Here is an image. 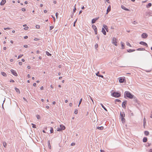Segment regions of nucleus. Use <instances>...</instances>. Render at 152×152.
<instances>
[{
  "instance_id": "nucleus-1",
  "label": "nucleus",
  "mask_w": 152,
  "mask_h": 152,
  "mask_svg": "<svg viewBox=\"0 0 152 152\" xmlns=\"http://www.w3.org/2000/svg\"><path fill=\"white\" fill-rule=\"evenodd\" d=\"M124 97L126 98L125 96H126L128 98L132 99L133 98L134 95L132 94L131 93L128 91H126L124 94Z\"/></svg>"
},
{
  "instance_id": "nucleus-2",
  "label": "nucleus",
  "mask_w": 152,
  "mask_h": 152,
  "mask_svg": "<svg viewBox=\"0 0 152 152\" xmlns=\"http://www.w3.org/2000/svg\"><path fill=\"white\" fill-rule=\"evenodd\" d=\"M112 96L115 97H120L121 95L118 92H114L112 94Z\"/></svg>"
},
{
  "instance_id": "nucleus-3",
  "label": "nucleus",
  "mask_w": 152,
  "mask_h": 152,
  "mask_svg": "<svg viewBox=\"0 0 152 152\" xmlns=\"http://www.w3.org/2000/svg\"><path fill=\"white\" fill-rule=\"evenodd\" d=\"M112 43L116 46H117V42L116 41V39L115 37H113L112 39Z\"/></svg>"
},
{
  "instance_id": "nucleus-4",
  "label": "nucleus",
  "mask_w": 152,
  "mask_h": 152,
  "mask_svg": "<svg viewBox=\"0 0 152 152\" xmlns=\"http://www.w3.org/2000/svg\"><path fill=\"white\" fill-rule=\"evenodd\" d=\"M148 36V34L146 33H143L141 35L142 37L144 39L146 38Z\"/></svg>"
},
{
  "instance_id": "nucleus-5",
  "label": "nucleus",
  "mask_w": 152,
  "mask_h": 152,
  "mask_svg": "<svg viewBox=\"0 0 152 152\" xmlns=\"http://www.w3.org/2000/svg\"><path fill=\"white\" fill-rule=\"evenodd\" d=\"M10 71L13 75H14L16 76H17L18 75H17V73H16V72L14 70L12 69H11L10 70Z\"/></svg>"
},
{
  "instance_id": "nucleus-6",
  "label": "nucleus",
  "mask_w": 152,
  "mask_h": 152,
  "mask_svg": "<svg viewBox=\"0 0 152 152\" xmlns=\"http://www.w3.org/2000/svg\"><path fill=\"white\" fill-rule=\"evenodd\" d=\"M119 81L120 83H123L125 80V79L124 78H121V77L118 78Z\"/></svg>"
},
{
  "instance_id": "nucleus-7",
  "label": "nucleus",
  "mask_w": 152,
  "mask_h": 152,
  "mask_svg": "<svg viewBox=\"0 0 152 152\" xmlns=\"http://www.w3.org/2000/svg\"><path fill=\"white\" fill-rule=\"evenodd\" d=\"M141 45H142L144 46H145L146 47H148V45L145 42H144L141 41L139 43Z\"/></svg>"
},
{
  "instance_id": "nucleus-8",
  "label": "nucleus",
  "mask_w": 152,
  "mask_h": 152,
  "mask_svg": "<svg viewBox=\"0 0 152 152\" xmlns=\"http://www.w3.org/2000/svg\"><path fill=\"white\" fill-rule=\"evenodd\" d=\"M126 102L127 101L126 100H125L122 102V106L123 108H125L126 107Z\"/></svg>"
},
{
  "instance_id": "nucleus-9",
  "label": "nucleus",
  "mask_w": 152,
  "mask_h": 152,
  "mask_svg": "<svg viewBox=\"0 0 152 152\" xmlns=\"http://www.w3.org/2000/svg\"><path fill=\"white\" fill-rule=\"evenodd\" d=\"M120 118H124L125 116V114L124 113L121 112L120 113Z\"/></svg>"
},
{
  "instance_id": "nucleus-10",
  "label": "nucleus",
  "mask_w": 152,
  "mask_h": 152,
  "mask_svg": "<svg viewBox=\"0 0 152 152\" xmlns=\"http://www.w3.org/2000/svg\"><path fill=\"white\" fill-rule=\"evenodd\" d=\"M121 8L122 9H123L125 10L128 11L129 10V9H128L127 8H126L124 5H122L121 6Z\"/></svg>"
},
{
  "instance_id": "nucleus-11",
  "label": "nucleus",
  "mask_w": 152,
  "mask_h": 152,
  "mask_svg": "<svg viewBox=\"0 0 152 152\" xmlns=\"http://www.w3.org/2000/svg\"><path fill=\"white\" fill-rule=\"evenodd\" d=\"M103 28H104V29L106 30V31L107 32L108 31V30H109L108 28L107 27V25L104 24L103 25Z\"/></svg>"
},
{
  "instance_id": "nucleus-12",
  "label": "nucleus",
  "mask_w": 152,
  "mask_h": 152,
  "mask_svg": "<svg viewBox=\"0 0 152 152\" xmlns=\"http://www.w3.org/2000/svg\"><path fill=\"white\" fill-rule=\"evenodd\" d=\"M111 10V6L110 5H109L107 9V13L106 14H107Z\"/></svg>"
},
{
  "instance_id": "nucleus-13",
  "label": "nucleus",
  "mask_w": 152,
  "mask_h": 152,
  "mask_svg": "<svg viewBox=\"0 0 152 152\" xmlns=\"http://www.w3.org/2000/svg\"><path fill=\"white\" fill-rule=\"evenodd\" d=\"M6 2V0H2L0 3L1 5H4Z\"/></svg>"
},
{
  "instance_id": "nucleus-14",
  "label": "nucleus",
  "mask_w": 152,
  "mask_h": 152,
  "mask_svg": "<svg viewBox=\"0 0 152 152\" xmlns=\"http://www.w3.org/2000/svg\"><path fill=\"white\" fill-rule=\"evenodd\" d=\"M102 32L104 35H106V33L104 28H102Z\"/></svg>"
},
{
  "instance_id": "nucleus-15",
  "label": "nucleus",
  "mask_w": 152,
  "mask_h": 152,
  "mask_svg": "<svg viewBox=\"0 0 152 152\" xmlns=\"http://www.w3.org/2000/svg\"><path fill=\"white\" fill-rule=\"evenodd\" d=\"M96 76L101 77L102 78L103 77V76L102 75H99V72H98L97 73H96Z\"/></svg>"
},
{
  "instance_id": "nucleus-16",
  "label": "nucleus",
  "mask_w": 152,
  "mask_h": 152,
  "mask_svg": "<svg viewBox=\"0 0 152 152\" xmlns=\"http://www.w3.org/2000/svg\"><path fill=\"white\" fill-rule=\"evenodd\" d=\"M97 129H99L100 130H102L103 129L104 127L102 126H100V127L98 126L97 127Z\"/></svg>"
},
{
  "instance_id": "nucleus-17",
  "label": "nucleus",
  "mask_w": 152,
  "mask_h": 152,
  "mask_svg": "<svg viewBox=\"0 0 152 152\" xmlns=\"http://www.w3.org/2000/svg\"><path fill=\"white\" fill-rule=\"evenodd\" d=\"M133 100L136 103L137 102V98L134 96H133Z\"/></svg>"
},
{
  "instance_id": "nucleus-18",
  "label": "nucleus",
  "mask_w": 152,
  "mask_h": 152,
  "mask_svg": "<svg viewBox=\"0 0 152 152\" xmlns=\"http://www.w3.org/2000/svg\"><path fill=\"white\" fill-rule=\"evenodd\" d=\"M121 118L122 123L123 124L125 122V119L124 118Z\"/></svg>"
},
{
  "instance_id": "nucleus-19",
  "label": "nucleus",
  "mask_w": 152,
  "mask_h": 152,
  "mask_svg": "<svg viewBox=\"0 0 152 152\" xmlns=\"http://www.w3.org/2000/svg\"><path fill=\"white\" fill-rule=\"evenodd\" d=\"M147 138L146 137H144L143 139V142H145L147 141Z\"/></svg>"
},
{
  "instance_id": "nucleus-20",
  "label": "nucleus",
  "mask_w": 152,
  "mask_h": 152,
  "mask_svg": "<svg viewBox=\"0 0 152 152\" xmlns=\"http://www.w3.org/2000/svg\"><path fill=\"white\" fill-rule=\"evenodd\" d=\"M127 51L128 52L131 53L132 52L134 51H135V50L134 49H133V50L128 49V50H127Z\"/></svg>"
},
{
  "instance_id": "nucleus-21",
  "label": "nucleus",
  "mask_w": 152,
  "mask_h": 152,
  "mask_svg": "<svg viewBox=\"0 0 152 152\" xmlns=\"http://www.w3.org/2000/svg\"><path fill=\"white\" fill-rule=\"evenodd\" d=\"M48 147L50 149H51V145H50V140H48Z\"/></svg>"
},
{
  "instance_id": "nucleus-22",
  "label": "nucleus",
  "mask_w": 152,
  "mask_h": 152,
  "mask_svg": "<svg viewBox=\"0 0 152 152\" xmlns=\"http://www.w3.org/2000/svg\"><path fill=\"white\" fill-rule=\"evenodd\" d=\"M60 127L62 130H64L65 128V127L64 126L62 125H60Z\"/></svg>"
},
{
  "instance_id": "nucleus-23",
  "label": "nucleus",
  "mask_w": 152,
  "mask_h": 152,
  "mask_svg": "<svg viewBox=\"0 0 152 152\" xmlns=\"http://www.w3.org/2000/svg\"><path fill=\"white\" fill-rule=\"evenodd\" d=\"M149 132L148 131H145L144 132V134L146 136H148L149 134Z\"/></svg>"
},
{
  "instance_id": "nucleus-24",
  "label": "nucleus",
  "mask_w": 152,
  "mask_h": 152,
  "mask_svg": "<svg viewBox=\"0 0 152 152\" xmlns=\"http://www.w3.org/2000/svg\"><path fill=\"white\" fill-rule=\"evenodd\" d=\"M100 105L102 106V107L106 111H107V109L104 107V106L101 103L100 104Z\"/></svg>"
},
{
  "instance_id": "nucleus-25",
  "label": "nucleus",
  "mask_w": 152,
  "mask_h": 152,
  "mask_svg": "<svg viewBox=\"0 0 152 152\" xmlns=\"http://www.w3.org/2000/svg\"><path fill=\"white\" fill-rule=\"evenodd\" d=\"M121 45L122 49H123L124 48V43L122 42H121Z\"/></svg>"
},
{
  "instance_id": "nucleus-26",
  "label": "nucleus",
  "mask_w": 152,
  "mask_h": 152,
  "mask_svg": "<svg viewBox=\"0 0 152 152\" xmlns=\"http://www.w3.org/2000/svg\"><path fill=\"white\" fill-rule=\"evenodd\" d=\"M15 89L16 91V92L18 93L19 94L20 93V90L18 88L15 87Z\"/></svg>"
},
{
  "instance_id": "nucleus-27",
  "label": "nucleus",
  "mask_w": 152,
  "mask_h": 152,
  "mask_svg": "<svg viewBox=\"0 0 152 152\" xmlns=\"http://www.w3.org/2000/svg\"><path fill=\"white\" fill-rule=\"evenodd\" d=\"M145 50V49L143 48H140L137 49V50Z\"/></svg>"
},
{
  "instance_id": "nucleus-28",
  "label": "nucleus",
  "mask_w": 152,
  "mask_h": 152,
  "mask_svg": "<svg viewBox=\"0 0 152 152\" xmlns=\"http://www.w3.org/2000/svg\"><path fill=\"white\" fill-rule=\"evenodd\" d=\"M152 5V4L151 3H149L146 6V7L148 8L151 7Z\"/></svg>"
},
{
  "instance_id": "nucleus-29",
  "label": "nucleus",
  "mask_w": 152,
  "mask_h": 152,
  "mask_svg": "<svg viewBox=\"0 0 152 152\" xmlns=\"http://www.w3.org/2000/svg\"><path fill=\"white\" fill-rule=\"evenodd\" d=\"M92 28H93V29L94 30V29H96L97 28L96 27V26L95 25H94L93 24L92 25Z\"/></svg>"
},
{
  "instance_id": "nucleus-30",
  "label": "nucleus",
  "mask_w": 152,
  "mask_h": 152,
  "mask_svg": "<svg viewBox=\"0 0 152 152\" xmlns=\"http://www.w3.org/2000/svg\"><path fill=\"white\" fill-rule=\"evenodd\" d=\"M1 74L3 76L5 77H6L7 76L6 73L4 72H1Z\"/></svg>"
},
{
  "instance_id": "nucleus-31",
  "label": "nucleus",
  "mask_w": 152,
  "mask_h": 152,
  "mask_svg": "<svg viewBox=\"0 0 152 152\" xmlns=\"http://www.w3.org/2000/svg\"><path fill=\"white\" fill-rule=\"evenodd\" d=\"M3 146L4 148H6L7 146V143L5 142H3Z\"/></svg>"
},
{
  "instance_id": "nucleus-32",
  "label": "nucleus",
  "mask_w": 152,
  "mask_h": 152,
  "mask_svg": "<svg viewBox=\"0 0 152 152\" xmlns=\"http://www.w3.org/2000/svg\"><path fill=\"white\" fill-rule=\"evenodd\" d=\"M96 20H95L94 18L92 20L91 23H94L96 22Z\"/></svg>"
},
{
  "instance_id": "nucleus-33",
  "label": "nucleus",
  "mask_w": 152,
  "mask_h": 152,
  "mask_svg": "<svg viewBox=\"0 0 152 152\" xmlns=\"http://www.w3.org/2000/svg\"><path fill=\"white\" fill-rule=\"evenodd\" d=\"M50 131L51 133H53V129L52 127H50Z\"/></svg>"
},
{
  "instance_id": "nucleus-34",
  "label": "nucleus",
  "mask_w": 152,
  "mask_h": 152,
  "mask_svg": "<svg viewBox=\"0 0 152 152\" xmlns=\"http://www.w3.org/2000/svg\"><path fill=\"white\" fill-rule=\"evenodd\" d=\"M46 54L48 56H51V54L48 51L46 52Z\"/></svg>"
},
{
  "instance_id": "nucleus-35",
  "label": "nucleus",
  "mask_w": 152,
  "mask_h": 152,
  "mask_svg": "<svg viewBox=\"0 0 152 152\" xmlns=\"http://www.w3.org/2000/svg\"><path fill=\"white\" fill-rule=\"evenodd\" d=\"M126 45L127 46H128L130 47H132L131 45L130 44L129 42H126Z\"/></svg>"
},
{
  "instance_id": "nucleus-36",
  "label": "nucleus",
  "mask_w": 152,
  "mask_h": 152,
  "mask_svg": "<svg viewBox=\"0 0 152 152\" xmlns=\"http://www.w3.org/2000/svg\"><path fill=\"white\" fill-rule=\"evenodd\" d=\"M146 123V122L145 119V118H144V120H143V125L144 126L145 124Z\"/></svg>"
},
{
  "instance_id": "nucleus-37",
  "label": "nucleus",
  "mask_w": 152,
  "mask_h": 152,
  "mask_svg": "<svg viewBox=\"0 0 152 152\" xmlns=\"http://www.w3.org/2000/svg\"><path fill=\"white\" fill-rule=\"evenodd\" d=\"M82 99L81 98L79 101V104L78 106H79L80 104H81V102H82Z\"/></svg>"
},
{
  "instance_id": "nucleus-38",
  "label": "nucleus",
  "mask_w": 152,
  "mask_h": 152,
  "mask_svg": "<svg viewBox=\"0 0 152 152\" xmlns=\"http://www.w3.org/2000/svg\"><path fill=\"white\" fill-rule=\"evenodd\" d=\"M115 101V102H121V101L120 100L118 99H116Z\"/></svg>"
},
{
  "instance_id": "nucleus-39",
  "label": "nucleus",
  "mask_w": 152,
  "mask_h": 152,
  "mask_svg": "<svg viewBox=\"0 0 152 152\" xmlns=\"http://www.w3.org/2000/svg\"><path fill=\"white\" fill-rule=\"evenodd\" d=\"M76 4L75 5L74 8L73 9V12H75L76 11V9L75 7Z\"/></svg>"
},
{
  "instance_id": "nucleus-40",
  "label": "nucleus",
  "mask_w": 152,
  "mask_h": 152,
  "mask_svg": "<svg viewBox=\"0 0 152 152\" xmlns=\"http://www.w3.org/2000/svg\"><path fill=\"white\" fill-rule=\"evenodd\" d=\"M31 124L32 125V127L34 128H36V125L33 124Z\"/></svg>"
},
{
  "instance_id": "nucleus-41",
  "label": "nucleus",
  "mask_w": 152,
  "mask_h": 152,
  "mask_svg": "<svg viewBox=\"0 0 152 152\" xmlns=\"http://www.w3.org/2000/svg\"><path fill=\"white\" fill-rule=\"evenodd\" d=\"M54 28L53 26H50V30H51L52 29H53Z\"/></svg>"
},
{
  "instance_id": "nucleus-42",
  "label": "nucleus",
  "mask_w": 152,
  "mask_h": 152,
  "mask_svg": "<svg viewBox=\"0 0 152 152\" xmlns=\"http://www.w3.org/2000/svg\"><path fill=\"white\" fill-rule=\"evenodd\" d=\"M77 19L74 22V24H73V26L75 27V23H76V22L77 21Z\"/></svg>"
},
{
  "instance_id": "nucleus-43",
  "label": "nucleus",
  "mask_w": 152,
  "mask_h": 152,
  "mask_svg": "<svg viewBox=\"0 0 152 152\" xmlns=\"http://www.w3.org/2000/svg\"><path fill=\"white\" fill-rule=\"evenodd\" d=\"M147 145H146V146H148V147H149V146H150V145H151V143H149L148 142L147 143Z\"/></svg>"
},
{
  "instance_id": "nucleus-44",
  "label": "nucleus",
  "mask_w": 152,
  "mask_h": 152,
  "mask_svg": "<svg viewBox=\"0 0 152 152\" xmlns=\"http://www.w3.org/2000/svg\"><path fill=\"white\" fill-rule=\"evenodd\" d=\"M78 113V110H75L74 112V113L75 114H77Z\"/></svg>"
},
{
  "instance_id": "nucleus-45",
  "label": "nucleus",
  "mask_w": 152,
  "mask_h": 152,
  "mask_svg": "<svg viewBox=\"0 0 152 152\" xmlns=\"http://www.w3.org/2000/svg\"><path fill=\"white\" fill-rule=\"evenodd\" d=\"M23 55H21V54H20V55H19L18 56V58H21L22 56H23Z\"/></svg>"
},
{
  "instance_id": "nucleus-46",
  "label": "nucleus",
  "mask_w": 152,
  "mask_h": 152,
  "mask_svg": "<svg viewBox=\"0 0 152 152\" xmlns=\"http://www.w3.org/2000/svg\"><path fill=\"white\" fill-rule=\"evenodd\" d=\"M36 28H40V26L39 25H36Z\"/></svg>"
},
{
  "instance_id": "nucleus-47",
  "label": "nucleus",
  "mask_w": 152,
  "mask_h": 152,
  "mask_svg": "<svg viewBox=\"0 0 152 152\" xmlns=\"http://www.w3.org/2000/svg\"><path fill=\"white\" fill-rule=\"evenodd\" d=\"M36 117L37 118V119H39L40 118V116L39 115H36Z\"/></svg>"
},
{
  "instance_id": "nucleus-48",
  "label": "nucleus",
  "mask_w": 152,
  "mask_h": 152,
  "mask_svg": "<svg viewBox=\"0 0 152 152\" xmlns=\"http://www.w3.org/2000/svg\"><path fill=\"white\" fill-rule=\"evenodd\" d=\"M94 31H95V34H97V29H94Z\"/></svg>"
},
{
  "instance_id": "nucleus-49",
  "label": "nucleus",
  "mask_w": 152,
  "mask_h": 152,
  "mask_svg": "<svg viewBox=\"0 0 152 152\" xmlns=\"http://www.w3.org/2000/svg\"><path fill=\"white\" fill-rule=\"evenodd\" d=\"M61 130H62L61 129V128H58L57 130L58 131H61Z\"/></svg>"
},
{
  "instance_id": "nucleus-50",
  "label": "nucleus",
  "mask_w": 152,
  "mask_h": 152,
  "mask_svg": "<svg viewBox=\"0 0 152 152\" xmlns=\"http://www.w3.org/2000/svg\"><path fill=\"white\" fill-rule=\"evenodd\" d=\"M58 12H56V18H58Z\"/></svg>"
},
{
  "instance_id": "nucleus-51",
  "label": "nucleus",
  "mask_w": 152,
  "mask_h": 152,
  "mask_svg": "<svg viewBox=\"0 0 152 152\" xmlns=\"http://www.w3.org/2000/svg\"><path fill=\"white\" fill-rule=\"evenodd\" d=\"M98 47V45L97 44H96L95 45V48H97Z\"/></svg>"
},
{
  "instance_id": "nucleus-52",
  "label": "nucleus",
  "mask_w": 152,
  "mask_h": 152,
  "mask_svg": "<svg viewBox=\"0 0 152 152\" xmlns=\"http://www.w3.org/2000/svg\"><path fill=\"white\" fill-rule=\"evenodd\" d=\"M22 10L23 11H26V9L25 8H23L22 9Z\"/></svg>"
},
{
  "instance_id": "nucleus-53",
  "label": "nucleus",
  "mask_w": 152,
  "mask_h": 152,
  "mask_svg": "<svg viewBox=\"0 0 152 152\" xmlns=\"http://www.w3.org/2000/svg\"><path fill=\"white\" fill-rule=\"evenodd\" d=\"M28 27H26L24 28V29L25 30H27L28 29Z\"/></svg>"
},
{
  "instance_id": "nucleus-54",
  "label": "nucleus",
  "mask_w": 152,
  "mask_h": 152,
  "mask_svg": "<svg viewBox=\"0 0 152 152\" xmlns=\"http://www.w3.org/2000/svg\"><path fill=\"white\" fill-rule=\"evenodd\" d=\"M137 23L135 21H134L133 22V24L134 25L136 24Z\"/></svg>"
},
{
  "instance_id": "nucleus-55",
  "label": "nucleus",
  "mask_w": 152,
  "mask_h": 152,
  "mask_svg": "<svg viewBox=\"0 0 152 152\" xmlns=\"http://www.w3.org/2000/svg\"><path fill=\"white\" fill-rule=\"evenodd\" d=\"M18 64L20 65H22V63L21 62H19L18 63Z\"/></svg>"
},
{
  "instance_id": "nucleus-56",
  "label": "nucleus",
  "mask_w": 152,
  "mask_h": 152,
  "mask_svg": "<svg viewBox=\"0 0 152 152\" xmlns=\"http://www.w3.org/2000/svg\"><path fill=\"white\" fill-rule=\"evenodd\" d=\"M10 82H14L15 81L13 80H11L10 81Z\"/></svg>"
},
{
  "instance_id": "nucleus-57",
  "label": "nucleus",
  "mask_w": 152,
  "mask_h": 152,
  "mask_svg": "<svg viewBox=\"0 0 152 152\" xmlns=\"http://www.w3.org/2000/svg\"><path fill=\"white\" fill-rule=\"evenodd\" d=\"M23 46L26 48H27L28 47V46L26 45H24Z\"/></svg>"
},
{
  "instance_id": "nucleus-58",
  "label": "nucleus",
  "mask_w": 152,
  "mask_h": 152,
  "mask_svg": "<svg viewBox=\"0 0 152 152\" xmlns=\"http://www.w3.org/2000/svg\"><path fill=\"white\" fill-rule=\"evenodd\" d=\"M10 28H4V29L5 30H7V29H9Z\"/></svg>"
},
{
  "instance_id": "nucleus-59",
  "label": "nucleus",
  "mask_w": 152,
  "mask_h": 152,
  "mask_svg": "<svg viewBox=\"0 0 152 152\" xmlns=\"http://www.w3.org/2000/svg\"><path fill=\"white\" fill-rule=\"evenodd\" d=\"M44 89V87L43 86H42L40 88V89L41 90H42Z\"/></svg>"
},
{
  "instance_id": "nucleus-60",
  "label": "nucleus",
  "mask_w": 152,
  "mask_h": 152,
  "mask_svg": "<svg viewBox=\"0 0 152 152\" xmlns=\"http://www.w3.org/2000/svg\"><path fill=\"white\" fill-rule=\"evenodd\" d=\"M73 15H74V13H72V14L71 15V17L72 18H73Z\"/></svg>"
},
{
  "instance_id": "nucleus-61",
  "label": "nucleus",
  "mask_w": 152,
  "mask_h": 152,
  "mask_svg": "<svg viewBox=\"0 0 152 152\" xmlns=\"http://www.w3.org/2000/svg\"><path fill=\"white\" fill-rule=\"evenodd\" d=\"M28 38V37L27 36H25L24 37V38L25 39H27V38Z\"/></svg>"
},
{
  "instance_id": "nucleus-62",
  "label": "nucleus",
  "mask_w": 152,
  "mask_h": 152,
  "mask_svg": "<svg viewBox=\"0 0 152 152\" xmlns=\"http://www.w3.org/2000/svg\"><path fill=\"white\" fill-rule=\"evenodd\" d=\"M33 85L34 86H36V83H33Z\"/></svg>"
},
{
  "instance_id": "nucleus-63",
  "label": "nucleus",
  "mask_w": 152,
  "mask_h": 152,
  "mask_svg": "<svg viewBox=\"0 0 152 152\" xmlns=\"http://www.w3.org/2000/svg\"><path fill=\"white\" fill-rule=\"evenodd\" d=\"M40 51L39 50H37V54H39L40 53Z\"/></svg>"
},
{
  "instance_id": "nucleus-64",
  "label": "nucleus",
  "mask_w": 152,
  "mask_h": 152,
  "mask_svg": "<svg viewBox=\"0 0 152 152\" xmlns=\"http://www.w3.org/2000/svg\"><path fill=\"white\" fill-rule=\"evenodd\" d=\"M101 152H104V151L103 150H100Z\"/></svg>"
}]
</instances>
